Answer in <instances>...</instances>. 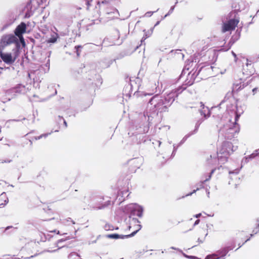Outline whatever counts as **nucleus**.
I'll return each instance as SVG.
<instances>
[{"label": "nucleus", "mask_w": 259, "mask_h": 259, "mask_svg": "<svg viewBox=\"0 0 259 259\" xmlns=\"http://www.w3.org/2000/svg\"><path fill=\"white\" fill-rule=\"evenodd\" d=\"M0 56L3 61L8 64L13 63L16 59V55L13 56L9 53H1Z\"/></svg>", "instance_id": "nucleus-5"}, {"label": "nucleus", "mask_w": 259, "mask_h": 259, "mask_svg": "<svg viewBox=\"0 0 259 259\" xmlns=\"http://www.w3.org/2000/svg\"><path fill=\"white\" fill-rule=\"evenodd\" d=\"M251 64V61H249L248 59H246V65L248 66V65H250Z\"/></svg>", "instance_id": "nucleus-25"}, {"label": "nucleus", "mask_w": 259, "mask_h": 259, "mask_svg": "<svg viewBox=\"0 0 259 259\" xmlns=\"http://www.w3.org/2000/svg\"><path fill=\"white\" fill-rule=\"evenodd\" d=\"M76 54H77V56H79V52H78V50H76Z\"/></svg>", "instance_id": "nucleus-32"}, {"label": "nucleus", "mask_w": 259, "mask_h": 259, "mask_svg": "<svg viewBox=\"0 0 259 259\" xmlns=\"http://www.w3.org/2000/svg\"><path fill=\"white\" fill-rule=\"evenodd\" d=\"M211 178V175H209L208 176V178L204 180H203L202 181L200 182V184H199V186L200 187V188H202L203 187V184L206 181H208Z\"/></svg>", "instance_id": "nucleus-17"}, {"label": "nucleus", "mask_w": 259, "mask_h": 259, "mask_svg": "<svg viewBox=\"0 0 259 259\" xmlns=\"http://www.w3.org/2000/svg\"><path fill=\"white\" fill-rule=\"evenodd\" d=\"M157 11H158V9H157V10H156V11H155V12H157Z\"/></svg>", "instance_id": "nucleus-46"}, {"label": "nucleus", "mask_w": 259, "mask_h": 259, "mask_svg": "<svg viewBox=\"0 0 259 259\" xmlns=\"http://www.w3.org/2000/svg\"><path fill=\"white\" fill-rule=\"evenodd\" d=\"M237 86H238V85H237V84H235V85H234V87H235V88H236Z\"/></svg>", "instance_id": "nucleus-38"}, {"label": "nucleus", "mask_w": 259, "mask_h": 259, "mask_svg": "<svg viewBox=\"0 0 259 259\" xmlns=\"http://www.w3.org/2000/svg\"><path fill=\"white\" fill-rule=\"evenodd\" d=\"M7 203V200H5V203H4V204L2 203L1 204H0V206H2V205H6ZM1 207V206H0V207Z\"/></svg>", "instance_id": "nucleus-30"}, {"label": "nucleus", "mask_w": 259, "mask_h": 259, "mask_svg": "<svg viewBox=\"0 0 259 259\" xmlns=\"http://www.w3.org/2000/svg\"><path fill=\"white\" fill-rule=\"evenodd\" d=\"M16 37L12 34H8L2 37V41L4 45H8L11 44L16 40Z\"/></svg>", "instance_id": "nucleus-7"}, {"label": "nucleus", "mask_w": 259, "mask_h": 259, "mask_svg": "<svg viewBox=\"0 0 259 259\" xmlns=\"http://www.w3.org/2000/svg\"><path fill=\"white\" fill-rule=\"evenodd\" d=\"M159 24V21H158L157 22V23H156V24L155 25V26H157V25H158Z\"/></svg>", "instance_id": "nucleus-35"}, {"label": "nucleus", "mask_w": 259, "mask_h": 259, "mask_svg": "<svg viewBox=\"0 0 259 259\" xmlns=\"http://www.w3.org/2000/svg\"><path fill=\"white\" fill-rule=\"evenodd\" d=\"M219 258L217 254H212L207 255L204 259H216Z\"/></svg>", "instance_id": "nucleus-14"}, {"label": "nucleus", "mask_w": 259, "mask_h": 259, "mask_svg": "<svg viewBox=\"0 0 259 259\" xmlns=\"http://www.w3.org/2000/svg\"><path fill=\"white\" fill-rule=\"evenodd\" d=\"M149 103L151 105H153L155 108H158L160 106L162 105V100L156 95L151 99Z\"/></svg>", "instance_id": "nucleus-9"}, {"label": "nucleus", "mask_w": 259, "mask_h": 259, "mask_svg": "<svg viewBox=\"0 0 259 259\" xmlns=\"http://www.w3.org/2000/svg\"><path fill=\"white\" fill-rule=\"evenodd\" d=\"M213 171H214V170H212L211 171V173H213Z\"/></svg>", "instance_id": "nucleus-43"}, {"label": "nucleus", "mask_w": 259, "mask_h": 259, "mask_svg": "<svg viewBox=\"0 0 259 259\" xmlns=\"http://www.w3.org/2000/svg\"><path fill=\"white\" fill-rule=\"evenodd\" d=\"M238 22L239 21L236 19H231L229 20L228 22L224 24L223 26V31L225 32L234 29Z\"/></svg>", "instance_id": "nucleus-4"}, {"label": "nucleus", "mask_w": 259, "mask_h": 259, "mask_svg": "<svg viewBox=\"0 0 259 259\" xmlns=\"http://www.w3.org/2000/svg\"><path fill=\"white\" fill-rule=\"evenodd\" d=\"M131 226H128L129 229H130V228H131Z\"/></svg>", "instance_id": "nucleus-44"}, {"label": "nucleus", "mask_w": 259, "mask_h": 259, "mask_svg": "<svg viewBox=\"0 0 259 259\" xmlns=\"http://www.w3.org/2000/svg\"><path fill=\"white\" fill-rule=\"evenodd\" d=\"M177 96V94L176 92H172L168 94L165 98V100L166 103L171 104L175 101V97Z\"/></svg>", "instance_id": "nucleus-10"}, {"label": "nucleus", "mask_w": 259, "mask_h": 259, "mask_svg": "<svg viewBox=\"0 0 259 259\" xmlns=\"http://www.w3.org/2000/svg\"><path fill=\"white\" fill-rule=\"evenodd\" d=\"M209 191H208V192H207V195H208V197H209Z\"/></svg>", "instance_id": "nucleus-39"}, {"label": "nucleus", "mask_w": 259, "mask_h": 259, "mask_svg": "<svg viewBox=\"0 0 259 259\" xmlns=\"http://www.w3.org/2000/svg\"><path fill=\"white\" fill-rule=\"evenodd\" d=\"M171 249H175V250H179V248H177L176 247H170Z\"/></svg>", "instance_id": "nucleus-31"}, {"label": "nucleus", "mask_w": 259, "mask_h": 259, "mask_svg": "<svg viewBox=\"0 0 259 259\" xmlns=\"http://www.w3.org/2000/svg\"><path fill=\"white\" fill-rule=\"evenodd\" d=\"M259 232V219L257 220V227L253 230L254 234H256Z\"/></svg>", "instance_id": "nucleus-16"}, {"label": "nucleus", "mask_w": 259, "mask_h": 259, "mask_svg": "<svg viewBox=\"0 0 259 259\" xmlns=\"http://www.w3.org/2000/svg\"><path fill=\"white\" fill-rule=\"evenodd\" d=\"M104 207L103 206H102L101 207H99V209H102Z\"/></svg>", "instance_id": "nucleus-40"}, {"label": "nucleus", "mask_w": 259, "mask_h": 259, "mask_svg": "<svg viewBox=\"0 0 259 259\" xmlns=\"http://www.w3.org/2000/svg\"><path fill=\"white\" fill-rule=\"evenodd\" d=\"M256 89H253V91H255Z\"/></svg>", "instance_id": "nucleus-42"}, {"label": "nucleus", "mask_w": 259, "mask_h": 259, "mask_svg": "<svg viewBox=\"0 0 259 259\" xmlns=\"http://www.w3.org/2000/svg\"><path fill=\"white\" fill-rule=\"evenodd\" d=\"M148 37H149V36H147V35H146L145 37H143L141 41H143V40L146 39V38H147Z\"/></svg>", "instance_id": "nucleus-29"}, {"label": "nucleus", "mask_w": 259, "mask_h": 259, "mask_svg": "<svg viewBox=\"0 0 259 259\" xmlns=\"http://www.w3.org/2000/svg\"><path fill=\"white\" fill-rule=\"evenodd\" d=\"M158 143H159V146H160L161 144V142L160 141H158Z\"/></svg>", "instance_id": "nucleus-37"}, {"label": "nucleus", "mask_w": 259, "mask_h": 259, "mask_svg": "<svg viewBox=\"0 0 259 259\" xmlns=\"http://www.w3.org/2000/svg\"><path fill=\"white\" fill-rule=\"evenodd\" d=\"M26 28V24L22 22L16 27L15 30V35L16 36H21V35H22L23 33L25 32Z\"/></svg>", "instance_id": "nucleus-8"}, {"label": "nucleus", "mask_w": 259, "mask_h": 259, "mask_svg": "<svg viewBox=\"0 0 259 259\" xmlns=\"http://www.w3.org/2000/svg\"><path fill=\"white\" fill-rule=\"evenodd\" d=\"M157 11H158V9H157V10H156V11H155V12H157Z\"/></svg>", "instance_id": "nucleus-45"}, {"label": "nucleus", "mask_w": 259, "mask_h": 259, "mask_svg": "<svg viewBox=\"0 0 259 259\" xmlns=\"http://www.w3.org/2000/svg\"><path fill=\"white\" fill-rule=\"evenodd\" d=\"M256 155V154L253 153L250 155V157L253 158L255 157Z\"/></svg>", "instance_id": "nucleus-27"}, {"label": "nucleus", "mask_w": 259, "mask_h": 259, "mask_svg": "<svg viewBox=\"0 0 259 259\" xmlns=\"http://www.w3.org/2000/svg\"><path fill=\"white\" fill-rule=\"evenodd\" d=\"M17 36L19 38L20 42H21V44L23 45H25V41H24V38H23L22 35H21V36L19 35V36Z\"/></svg>", "instance_id": "nucleus-20"}, {"label": "nucleus", "mask_w": 259, "mask_h": 259, "mask_svg": "<svg viewBox=\"0 0 259 259\" xmlns=\"http://www.w3.org/2000/svg\"><path fill=\"white\" fill-rule=\"evenodd\" d=\"M155 12L149 11L146 13L145 16L147 17H151Z\"/></svg>", "instance_id": "nucleus-19"}, {"label": "nucleus", "mask_w": 259, "mask_h": 259, "mask_svg": "<svg viewBox=\"0 0 259 259\" xmlns=\"http://www.w3.org/2000/svg\"><path fill=\"white\" fill-rule=\"evenodd\" d=\"M236 149L237 147L234 146L231 143L228 142H225L223 145L222 149L220 150L218 155L223 154L226 157L227 155L231 154Z\"/></svg>", "instance_id": "nucleus-3"}, {"label": "nucleus", "mask_w": 259, "mask_h": 259, "mask_svg": "<svg viewBox=\"0 0 259 259\" xmlns=\"http://www.w3.org/2000/svg\"><path fill=\"white\" fill-rule=\"evenodd\" d=\"M134 214L139 217H141L143 214V207L139 205L135 204L134 207Z\"/></svg>", "instance_id": "nucleus-11"}, {"label": "nucleus", "mask_w": 259, "mask_h": 259, "mask_svg": "<svg viewBox=\"0 0 259 259\" xmlns=\"http://www.w3.org/2000/svg\"><path fill=\"white\" fill-rule=\"evenodd\" d=\"M201 215V213H198V214H196V215H194V217H195L196 218H199L200 216Z\"/></svg>", "instance_id": "nucleus-26"}, {"label": "nucleus", "mask_w": 259, "mask_h": 259, "mask_svg": "<svg viewBox=\"0 0 259 259\" xmlns=\"http://www.w3.org/2000/svg\"><path fill=\"white\" fill-rule=\"evenodd\" d=\"M239 171V170L238 169H235L234 170H233V171L230 170L229 171V174L230 175H231V174H235V175H237L238 174Z\"/></svg>", "instance_id": "nucleus-18"}, {"label": "nucleus", "mask_w": 259, "mask_h": 259, "mask_svg": "<svg viewBox=\"0 0 259 259\" xmlns=\"http://www.w3.org/2000/svg\"><path fill=\"white\" fill-rule=\"evenodd\" d=\"M240 115L236 113L235 116V121L232 122L230 121L226 125L220 128L219 134L225 136L228 139H231L235 137L239 132V126L236 123L237 120L239 118Z\"/></svg>", "instance_id": "nucleus-1"}, {"label": "nucleus", "mask_w": 259, "mask_h": 259, "mask_svg": "<svg viewBox=\"0 0 259 259\" xmlns=\"http://www.w3.org/2000/svg\"><path fill=\"white\" fill-rule=\"evenodd\" d=\"M73 254H74V253H71V254L69 255V256L71 257V256H72Z\"/></svg>", "instance_id": "nucleus-36"}, {"label": "nucleus", "mask_w": 259, "mask_h": 259, "mask_svg": "<svg viewBox=\"0 0 259 259\" xmlns=\"http://www.w3.org/2000/svg\"><path fill=\"white\" fill-rule=\"evenodd\" d=\"M51 133H47V134H42L39 136H37V137H35L34 138L35 140H39L41 138H46L49 135H50Z\"/></svg>", "instance_id": "nucleus-15"}, {"label": "nucleus", "mask_w": 259, "mask_h": 259, "mask_svg": "<svg viewBox=\"0 0 259 259\" xmlns=\"http://www.w3.org/2000/svg\"><path fill=\"white\" fill-rule=\"evenodd\" d=\"M139 223V221L137 219L135 218H133L131 220V223H133L135 224H138ZM141 228V226L140 225L137 224L136 227V231H134L132 233H131L130 235H119L117 234H109L107 235V237L108 238L111 239H124V238H127L128 237H132L134 236L137 232L139 231Z\"/></svg>", "instance_id": "nucleus-2"}, {"label": "nucleus", "mask_w": 259, "mask_h": 259, "mask_svg": "<svg viewBox=\"0 0 259 259\" xmlns=\"http://www.w3.org/2000/svg\"><path fill=\"white\" fill-rule=\"evenodd\" d=\"M232 53L233 55L235 57V58H236V54L233 52H232Z\"/></svg>", "instance_id": "nucleus-34"}, {"label": "nucleus", "mask_w": 259, "mask_h": 259, "mask_svg": "<svg viewBox=\"0 0 259 259\" xmlns=\"http://www.w3.org/2000/svg\"><path fill=\"white\" fill-rule=\"evenodd\" d=\"M258 61H259V55H256L255 58L253 60V62H257Z\"/></svg>", "instance_id": "nucleus-23"}, {"label": "nucleus", "mask_w": 259, "mask_h": 259, "mask_svg": "<svg viewBox=\"0 0 259 259\" xmlns=\"http://www.w3.org/2000/svg\"><path fill=\"white\" fill-rule=\"evenodd\" d=\"M81 48V46H75V49L76 50H78V49H79V48Z\"/></svg>", "instance_id": "nucleus-28"}, {"label": "nucleus", "mask_w": 259, "mask_h": 259, "mask_svg": "<svg viewBox=\"0 0 259 259\" xmlns=\"http://www.w3.org/2000/svg\"><path fill=\"white\" fill-rule=\"evenodd\" d=\"M64 124L65 126L66 127L67 126V122L65 120H64Z\"/></svg>", "instance_id": "nucleus-33"}, {"label": "nucleus", "mask_w": 259, "mask_h": 259, "mask_svg": "<svg viewBox=\"0 0 259 259\" xmlns=\"http://www.w3.org/2000/svg\"><path fill=\"white\" fill-rule=\"evenodd\" d=\"M175 55L178 58H180L182 59V60L184 58V55L181 53V50H176L175 52Z\"/></svg>", "instance_id": "nucleus-13"}, {"label": "nucleus", "mask_w": 259, "mask_h": 259, "mask_svg": "<svg viewBox=\"0 0 259 259\" xmlns=\"http://www.w3.org/2000/svg\"><path fill=\"white\" fill-rule=\"evenodd\" d=\"M256 89H253V91H255Z\"/></svg>", "instance_id": "nucleus-41"}, {"label": "nucleus", "mask_w": 259, "mask_h": 259, "mask_svg": "<svg viewBox=\"0 0 259 259\" xmlns=\"http://www.w3.org/2000/svg\"><path fill=\"white\" fill-rule=\"evenodd\" d=\"M174 9H175V6L171 7L170 8L168 14H167L166 15H165L164 18L166 17V16H167L170 14H171L173 12Z\"/></svg>", "instance_id": "nucleus-21"}, {"label": "nucleus", "mask_w": 259, "mask_h": 259, "mask_svg": "<svg viewBox=\"0 0 259 259\" xmlns=\"http://www.w3.org/2000/svg\"><path fill=\"white\" fill-rule=\"evenodd\" d=\"M199 190V188H197V189H196V190H194L192 192H191V193H189V194H187V195H186V196H191V195H192V194L193 193H195V192H196L197 190Z\"/></svg>", "instance_id": "nucleus-22"}, {"label": "nucleus", "mask_w": 259, "mask_h": 259, "mask_svg": "<svg viewBox=\"0 0 259 259\" xmlns=\"http://www.w3.org/2000/svg\"><path fill=\"white\" fill-rule=\"evenodd\" d=\"M143 88L141 87H139L138 88V90L137 91V95L138 96H151L155 92V89L150 90L148 88H146L143 91Z\"/></svg>", "instance_id": "nucleus-6"}, {"label": "nucleus", "mask_w": 259, "mask_h": 259, "mask_svg": "<svg viewBox=\"0 0 259 259\" xmlns=\"http://www.w3.org/2000/svg\"><path fill=\"white\" fill-rule=\"evenodd\" d=\"M199 222H200V220H197L195 222V223H194V226H195L197 225L199 223Z\"/></svg>", "instance_id": "nucleus-24"}, {"label": "nucleus", "mask_w": 259, "mask_h": 259, "mask_svg": "<svg viewBox=\"0 0 259 259\" xmlns=\"http://www.w3.org/2000/svg\"><path fill=\"white\" fill-rule=\"evenodd\" d=\"M59 36L57 33L54 32L52 35L51 37L47 40L48 43H55L57 41Z\"/></svg>", "instance_id": "nucleus-12"}]
</instances>
